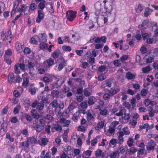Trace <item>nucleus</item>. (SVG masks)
<instances>
[{"instance_id": "49530a36", "label": "nucleus", "mask_w": 158, "mask_h": 158, "mask_svg": "<svg viewBox=\"0 0 158 158\" xmlns=\"http://www.w3.org/2000/svg\"><path fill=\"white\" fill-rule=\"evenodd\" d=\"M133 140L132 138H129L127 141V143L129 147H131L133 144Z\"/></svg>"}, {"instance_id": "69168bd1", "label": "nucleus", "mask_w": 158, "mask_h": 158, "mask_svg": "<svg viewBox=\"0 0 158 158\" xmlns=\"http://www.w3.org/2000/svg\"><path fill=\"white\" fill-rule=\"evenodd\" d=\"M110 143L112 145H116V143H118L117 139H111L110 141Z\"/></svg>"}, {"instance_id": "f3484780", "label": "nucleus", "mask_w": 158, "mask_h": 158, "mask_svg": "<svg viewBox=\"0 0 158 158\" xmlns=\"http://www.w3.org/2000/svg\"><path fill=\"white\" fill-rule=\"evenodd\" d=\"M107 39L106 37L105 36H102L101 37H97L94 41L95 43H99L101 42L103 43H105Z\"/></svg>"}, {"instance_id": "37998d69", "label": "nucleus", "mask_w": 158, "mask_h": 158, "mask_svg": "<svg viewBox=\"0 0 158 158\" xmlns=\"http://www.w3.org/2000/svg\"><path fill=\"white\" fill-rule=\"evenodd\" d=\"M59 92L58 90H54L52 91L51 95L53 97H55L58 95Z\"/></svg>"}, {"instance_id": "f704fd0d", "label": "nucleus", "mask_w": 158, "mask_h": 158, "mask_svg": "<svg viewBox=\"0 0 158 158\" xmlns=\"http://www.w3.org/2000/svg\"><path fill=\"white\" fill-rule=\"evenodd\" d=\"M23 44H21L19 42H17L16 44V49L18 51H19L21 49L23 48Z\"/></svg>"}, {"instance_id": "680f3d73", "label": "nucleus", "mask_w": 158, "mask_h": 158, "mask_svg": "<svg viewBox=\"0 0 158 158\" xmlns=\"http://www.w3.org/2000/svg\"><path fill=\"white\" fill-rule=\"evenodd\" d=\"M17 64H18L19 67L20 69L22 71H25V65L24 63H17Z\"/></svg>"}, {"instance_id": "e433bc0d", "label": "nucleus", "mask_w": 158, "mask_h": 158, "mask_svg": "<svg viewBox=\"0 0 158 158\" xmlns=\"http://www.w3.org/2000/svg\"><path fill=\"white\" fill-rule=\"evenodd\" d=\"M47 64L49 67L52 65L54 62V59H52V58H50L47 60Z\"/></svg>"}, {"instance_id": "09e8293b", "label": "nucleus", "mask_w": 158, "mask_h": 158, "mask_svg": "<svg viewBox=\"0 0 158 158\" xmlns=\"http://www.w3.org/2000/svg\"><path fill=\"white\" fill-rule=\"evenodd\" d=\"M117 154V153L116 151L112 152L110 153V158H116Z\"/></svg>"}, {"instance_id": "bb28decb", "label": "nucleus", "mask_w": 158, "mask_h": 158, "mask_svg": "<svg viewBox=\"0 0 158 158\" xmlns=\"http://www.w3.org/2000/svg\"><path fill=\"white\" fill-rule=\"evenodd\" d=\"M31 115L33 118L35 119H38L39 118V114L36 112H35V110H31Z\"/></svg>"}, {"instance_id": "f8f14e48", "label": "nucleus", "mask_w": 158, "mask_h": 158, "mask_svg": "<svg viewBox=\"0 0 158 158\" xmlns=\"http://www.w3.org/2000/svg\"><path fill=\"white\" fill-rule=\"evenodd\" d=\"M29 140L28 138H27L26 141L20 143V146L23 149L26 150L29 148Z\"/></svg>"}, {"instance_id": "ea45409f", "label": "nucleus", "mask_w": 158, "mask_h": 158, "mask_svg": "<svg viewBox=\"0 0 158 158\" xmlns=\"http://www.w3.org/2000/svg\"><path fill=\"white\" fill-rule=\"evenodd\" d=\"M18 64H16L14 66L15 73L16 74H19L20 73V71L19 69Z\"/></svg>"}, {"instance_id": "20e7f679", "label": "nucleus", "mask_w": 158, "mask_h": 158, "mask_svg": "<svg viewBox=\"0 0 158 158\" xmlns=\"http://www.w3.org/2000/svg\"><path fill=\"white\" fill-rule=\"evenodd\" d=\"M77 14V12L76 11H68L66 13L67 20L69 22L73 21L76 17Z\"/></svg>"}, {"instance_id": "a211bd4d", "label": "nucleus", "mask_w": 158, "mask_h": 158, "mask_svg": "<svg viewBox=\"0 0 158 158\" xmlns=\"http://www.w3.org/2000/svg\"><path fill=\"white\" fill-rule=\"evenodd\" d=\"M92 152V151L89 150L83 152L82 154V157L83 158H89L91 155Z\"/></svg>"}, {"instance_id": "7ed1b4c3", "label": "nucleus", "mask_w": 158, "mask_h": 158, "mask_svg": "<svg viewBox=\"0 0 158 158\" xmlns=\"http://www.w3.org/2000/svg\"><path fill=\"white\" fill-rule=\"evenodd\" d=\"M125 110L123 107H118L114 106L111 110V112L117 116H120L123 115Z\"/></svg>"}, {"instance_id": "4468645a", "label": "nucleus", "mask_w": 158, "mask_h": 158, "mask_svg": "<svg viewBox=\"0 0 158 158\" xmlns=\"http://www.w3.org/2000/svg\"><path fill=\"white\" fill-rule=\"evenodd\" d=\"M60 53V50L59 48H57L51 54V57L53 58L54 59H57L58 58Z\"/></svg>"}, {"instance_id": "052dcab7", "label": "nucleus", "mask_w": 158, "mask_h": 158, "mask_svg": "<svg viewBox=\"0 0 158 158\" xmlns=\"http://www.w3.org/2000/svg\"><path fill=\"white\" fill-rule=\"evenodd\" d=\"M24 104L25 105L30 106L31 102L30 100L28 99H26L24 101Z\"/></svg>"}, {"instance_id": "0e129e2a", "label": "nucleus", "mask_w": 158, "mask_h": 158, "mask_svg": "<svg viewBox=\"0 0 158 158\" xmlns=\"http://www.w3.org/2000/svg\"><path fill=\"white\" fill-rule=\"evenodd\" d=\"M80 105L82 109H86L87 107V102H82Z\"/></svg>"}, {"instance_id": "c85d7f7f", "label": "nucleus", "mask_w": 158, "mask_h": 158, "mask_svg": "<svg viewBox=\"0 0 158 158\" xmlns=\"http://www.w3.org/2000/svg\"><path fill=\"white\" fill-rule=\"evenodd\" d=\"M44 33H41L40 35H39L40 37V42H46L47 41V39Z\"/></svg>"}, {"instance_id": "473e14b6", "label": "nucleus", "mask_w": 158, "mask_h": 158, "mask_svg": "<svg viewBox=\"0 0 158 158\" xmlns=\"http://www.w3.org/2000/svg\"><path fill=\"white\" fill-rule=\"evenodd\" d=\"M82 70L80 68H77L76 69L75 71H73L72 73V76L74 77L76 76V73H79L80 72L82 73Z\"/></svg>"}, {"instance_id": "de8ad7c7", "label": "nucleus", "mask_w": 158, "mask_h": 158, "mask_svg": "<svg viewBox=\"0 0 158 158\" xmlns=\"http://www.w3.org/2000/svg\"><path fill=\"white\" fill-rule=\"evenodd\" d=\"M141 34L143 40L147 39L149 37V35L147 33H143L141 32Z\"/></svg>"}, {"instance_id": "79ce46f5", "label": "nucleus", "mask_w": 158, "mask_h": 158, "mask_svg": "<svg viewBox=\"0 0 158 158\" xmlns=\"http://www.w3.org/2000/svg\"><path fill=\"white\" fill-rule=\"evenodd\" d=\"M148 137L149 138H153L155 140H157L158 138V135L156 134H149L148 135Z\"/></svg>"}, {"instance_id": "603ef678", "label": "nucleus", "mask_w": 158, "mask_h": 158, "mask_svg": "<svg viewBox=\"0 0 158 158\" xmlns=\"http://www.w3.org/2000/svg\"><path fill=\"white\" fill-rule=\"evenodd\" d=\"M143 10V7L140 4H139L137 6V7L135 9L137 13L141 12Z\"/></svg>"}, {"instance_id": "5fc2aeb1", "label": "nucleus", "mask_w": 158, "mask_h": 158, "mask_svg": "<svg viewBox=\"0 0 158 158\" xmlns=\"http://www.w3.org/2000/svg\"><path fill=\"white\" fill-rule=\"evenodd\" d=\"M36 7V6L35 3H31L29 7V9L31 10H35Z\"/></svg>"}, {"instance_id": "a18cd8bd", "label": "nucleus", "mask_w": 158, "mask_h": 158, "mask_svg": "<svg viewBox=\"0 0 158 158\" xmlns=\"http://www.w3.org/2000/svg\"><path fill=\"white\" fill-rule=\"evenodd\" d=\"M94 97L93 96H91L89 98L88 100V103L89 105H92L94 104Z\"/></svg>"}, {"instance_id": "4d7b16f0", "label": "nucleus", "mask_w": 158, "mask_h": 158, "mask_svg": "<svg viewBox=\"0 0 158 158\" xmlns=\"http://www.w3.org/2000/svg\"><path fill=\"white\" fill-rule=\"evenodd\" d=\"M31 51L30 49L28 47H25L23 50L24 54H28L30 53Z\"/></svg>"}, {"instance_id": "6e6552de", "label": "nucleus", "mask_w": 158, "mask_h": 158, "mask_svg": "<svg viewBox=\"0 0 158 158\" xmlns=\"http://www.w3.org/2000/svg\"><path fill=\"white\" fill-rule=\"evenodd\" d=\"M38 16L36 19V22L37 23H40L41 20L43 19L44 17V13L43 12L42 10H38L37 11Z\"/></svg>"}, {"instance_id": "aec40b11", "label": "nucleus", "mask_w": 158, "mask_h": 158, "mask_svg": "<svg viewBox=\"0 0 158 158\" xmlns=\"http://www.w3.org/2000/svg\"><path fill=\"white\" fill-rule=\"evenodd\" d=\"M83 93L85 96L89 97L92 94V90H91L89 88H85L84 89Z\"/></svg>"}, {"instance_id": "e2e57ef3", "label": "nucleus", "mask_w": 158, "mask_h": 158, "mask_svg": "<svg viewBox=\"0 0 158 158\" xmlns=\"http://www.w3.org/2000/svg\"><path fill=\"white\" fill-rule=\"evenodd\" d=\"M41 142L43 145H45L47 144L48 142V140L46 138H43L42 139Z\"/></svg>"}, {"instance_id": "2eb2a0df", "label": "nucleus", "mask_w": 158, "mask_h": 158, "mask_svg": "<svg viewBox=\"0 0 158 158\" xmlns=\"http://www.w3.org/2000/svg\"><path fill=\"white\" fill-rule=\"evenodd\" d=\"M8 81L10 84L15 82V77L13 73H9L8 75Z\"/></svg>"}, {"instance_id": "0eeeda50", "label": "nucleus", "mask_w": 158, "mask_h": 158, "mask_svg": "<svg viewBox=\"0 0 158 158\" xmlns=\"http://www.w3.org/2000/svg\"><path fill=\"white\" fill-rule=\"evenodd\" d=\"M112 82L110 79H108L103 81L102 84L101 88L102 89L106 87H110L111 86Z\"/></svg>"}, {"instance_id": "6ab92c4d", "label": "nucleus", "mask_w": 158, "mask_h": 158, "mask_svg": "<svg viewBox=\"0 0 158 158\" xmlns=\"http://www.w3.org/2000/svg\"><path fill=\"white\" fill-rule=\"evenodd\" d=\"M119 135L118 137V140H117L118 144H122L123 142V133L122 132H119L118 133Z\"/></svg>"}, {"instance_id": "c03bdc74", "label": "nucleus", "mask_w": 158, "mask_h": 158, "mask_svg": "<svg viewBox=\"0 0 158 158\" xmlns=\"http://www.w3.org/2000/svg\"><path fill=\"white\" fill-rule=\"evenodd\" d=\"M62 49L64 51L70 52L71 50L70 47L66 45H64L62 47Z\"/></svg>"}, {"instance_id": "5701e85b", "label": "nucleus", "mask_w": 158, "mask_h": 158, "mask_svg": "<svg viewBox=\"0 0 158 158\" xmlns=\"http://www.w3.org/2000/svg\"><path fill=\"white\" fill-rule=\"evenodd\" d=\"M120 132H122L123 133V135L124 136V135H129L130 133V130H129L128 127H124L122 129V131Z\"/></svg>"}, {"instance_id": "8fccbe9b", "label": "nucleus", "mask_w": 158, "mask_h": 158, "mask_svg": "<svg viewBox=\"0 0 158 158\" xmlns=\"http://www.w3.org/2000/svg\"><path fill=\"white\" fill-rule=\"evenodd\" d=\"M34 19L32 18H30L29 17L28 19V20L27 21V25L28 26L30 27L31 26L32 23L34 22Z\"/></svg>"}, {"instance_id": "c9c22d12", "label": "nucleus", "mask_w": 158, "mask_h": 158, "mask_svg": "<svg viewBox=\"0 0 158 158\" xmlns=\"http://www.w3.org/2000/svg\"><path fill=\"white\" fill-rule=\"evenodd\" d=\"M44 106V104L43 103H38L36 108L39 110L41 111L43 110Z\"/></svg>"}, {"instance_id": "58836bf2", "label": "nucleus", "mask_w": 158, "mask_h": 158, "mask_svg": "<svg viewBox=\"0 0 158 158\" xmlns=\"http://www.w3.org/2000/svg\"><path fill=\"white\" fill-rule=\"evenodd\" d=\"M53 107H56L57 108L58 107V104L57 101L56 99L53 100L50 104Z\"/></svg>"}, {"instance_id": "774afa93", "label": "nucleus", "mask_w": 158, "mask_h": 158, "mask_svg": "<svg viewBox=\"0 0 158 158\" xmlns=\"http://www.w3.org/2000/svg\"><path fill=\"white\" fill-rule=\"evenodd\" d=\"M140 51L142 53L145 54L147 52V48L144 46H143L141 48Z\"/></svg>"}, {"instance_id": "338daca9", "label": "nucleus", "mask_w": 158, "mask_h": 158, "mask_svg": "<svg viewBox=\"0 0 158 158\" xmlns=\"http://www.w3.org/2000/svg\"><path fill=\"white\" fill-rule=\"evenodd\" d=\"M148 24V22L146 20H144L141 23V24L139 25L138 26V27L139 28H140L142 27H143L146 25Z\"/></svg>"}, {"instance_id": "a19ab883", "label": "nucleus", "mask_w": 158, "mask_h": 158, "mask_svg": "<svg viewBox=\"0 0 158 158\" xmlns=\"http://www.w3.org/2000/svg\"><path fill=\"white\" fill-rule=\"evenodd\" d=\"M155 28L156 29L154 31V34L156 36H158V29L157 27V25L156 23L155 25L152 26V29L153 28Z\"/></svg>"}, {"instance_id": "f257e3e1", "label": "nucleus", "mask_w": 158, "mask_h": 158, "mask_svg": "<svg viewBox=\"0 0 158 158\" xmlns=\"http://www.w3.org/2000/svg\"><path fill=\"white\" fill-rule=\"evenodd\" d=\"M119 91V89L112 88L109 89L105 88L104 89V94L103 96V99L105 100H108L110 98L118 93Z\"/></svg>"}, {"instance_id": "423d86ee", "label": "nucleus", "mask_w": 158, "mask_h": 158, "mask_svg": "<svg viewBox=\"0 0 158 158\" xmlns=\"http://www.w3.org/2000/svg\"><path fill=\"white\" fill-rule=\"evenodd\" d=\"M23 91V88L21 87H18L17 90H15L13 92V94L15 98L20 97Z\"/></svg>"}, {"instance_id": "4c0bfd02", "label": "nucleus", "mask_w": 158, "mask_h": 158, "mask_svg": "<svg viewBox=\"0 0 158 158\" xmlns=\"http://www.w3.org/2000/svg\"><path fill=\"white\" fill-rule=\"evenodd\" d=\"M38 6L39 8L40 9L39 10H42L43 12H44L43 10L45 7V5L44 3L43 2H40Z\"/></svg>"}, {"instance_id": "f03ea898", "label": "nucleus", "mask_w": 158, "mask_h": 158, "mask_svg": "<svg viewBox=\"0 0 158 158\" xmlns=\"http://www.w3.org/2000/svg\"><path fill=\"white\" fill-rule=\"evenodd\" d=\"M46 124L45 118L35 120L33 124V128L37 132H40L43 129Z\"/></svg>"}, {"instance_id": "1a4fd4ad", "label": "nucleus", "mask_w": 158, "mask_h": 158, "mask_svg": "<svg viewBox=\"0 0 158 158\" xmlns=\"http://www.w3.org/2000/svg\"><path fill=\"white\" fill-rule=\"evenodd\" d=\"M59 122L60 123L64 124L62 126V127H68L70 123V121L69 120H66V118L63 117L60 119Z\"/></svg>"}, {"instance_id": "bf43d9fd", "label": "nucleus", "mask_w": 158, "mask_h": 158, "mask_svg": "<svg viewBox=\"0 0 158 158\" xmlns=\"http://www.w3.org/2000/svg\"><path fill=\"white\" fill-rule=\"evenodd\" d=\"M97 138H98V136H96L95 138L91 140V144L92 146H94L98 142Z\"/></svg>"}, {"instance_id": "7c9ffc66", "label": "nucleus", "mask_w": 158, "mask_h": 158, "mask_svg": "<svg viewBox=\"0 0 158 158\" xmlns=\"http://www.w3.org/2000/svg\"><path fill=\"white\" fill-rule=\"evenodd\" d=\"M116 151L117 152V154L119 155L120 154L123 153L125 151V149L123 147H120L117 148Z\"/></svg>"}, {"instance_id": "393cba45", "label": "nucleus", "mask_w": 158, "mask_h": 158, "mask_svg": "<svg viewBox=\"0 0 158 158\" xmlns=\"http://www.w3.org/2000/svg\"><path fill=\"white\" fill-rule=\"evenodd\" d=\"M80 111H77L73 115L72 119L73 121L75 122H77V121L78 118L80 115Z\"/></svg>"}, {"instance_id": "2f4dec72", "label": "nucleus", "mask_w": 158, "mask_h": 158, "mask_svg": "<svg viewBox=\"0 0 158 158\" xmlns=\"http://www.w3.org/2000/svg\"><path fill=\"white\" fill-rule=\"evenodd\" d=\"M143 72L144 73H148L151 70V69L150 66L147 65L145 67L143 68L142 69Z\"/></svg>"}, {"instance_id": "39448f33", "label": "nucleus", "mask_w": 158, "mask_h": 158, "mask_svg": "<svg viewBox=\"0 0 158 158\" xmlns=\"http://www.w3.org/2000/svg\"><path fill=\"white\" fill-rule=\"evenodd\" d=\"M57 61L59 63L57 65V69L59 71L61 70L64 67L67 65L66 61L63 57L58 59Z\"/></svg>"}, {"instance_id": "864d4df0", "label": "nucleus", "mask_w": 158, "mask_h": 158, "mask_svg": "<svg viewBox=\"0 0 158 158\" xmlns=\"http://www.w3.org/2000/svg\"><path fill=\"white\" fill-rule=\"evenodd\" d=\"M106 69L105 65H101L99 66L98 69V70L100 72H102L104 71Z\"/></svg>"}, {"instance_id": "b1692460", "label": "nucleus", "mask_w": 158, "mask_h": 158, "mask_svg": "<svg viewBox=\"0 0 158 158\" xmlns=\"http://www.w3.org/2000/svg\"><path fill=\"white\" fill-rule=\"evenodd\" d=\"M45 42H40L39 45L40 48L41 50L46 49L48 48V45Z\"/></svg>"}, {"instance_id": "3c124183", "label": "nucleus", "mask_w": 158, "mask_h": 158, "mask_svg": "<svg viewBox=\"0 0 158 158\" xmlns=\"http://www.w3.org/2000/svg\"><path fill=\"white\" fill-rule=\"evenodd\" d=\"M148 90L146 89H142L140 92L141 95L142 96H146L148 93Z\"/></svg>"}, {"instance_id": "9d476101", "label": "nucleus", "mask_w": 158, "mask_h": 158, "mask_svg": "<svg viewBox=\"0 0 158 158\" xmlns=\"http://www.w3.org/2000/svg\"><path fill=\"white\" fill-rule=\"evenodd\" d=\"M8 35L6 37L5 40V42L7 45H9L11 43L12 41V34L11 31L10 29L8 32Z\"/></svg>"}, {"instance_id": "cd10ccee", "label": "nucleus", "mask_w": 158, "mask_h": 158, "mask_svg": "<svg viewBox=\"0 0 158 158\" xmlns=\"http://www.w3.org/2000/svg\"><path fill=\"white\" fill-rule=\"evenodd\" d=\"M48 4L49 5V7L48 8V10L51 13H53L54 12V9L53 8L54 4L52 2H49Z\"/></svg>"}, {"instance_id": "ddd939ff", "label": "nucleus", "mask_w": 158, "mask_h": 158, "mask_svg": "<svg viewBox=\"0 0 158 158\" xmlns=\"http://www.w3.org/2000/svg\"><path fill=\"white\" fill-rule=\"evenodd\" d=\"M29 77L28 76H26L23 77V81L22 84V86L23 87H26L29 84Z\"/></svg>"}, {"instance_id": "13d9d810", "label": "nucleus", "mask_w": 158, "mask_h": 158, "mask_svg": "<svg viewBox=\"0 0 158 158\" xmlns=\"http://www.w3.org/2000/svg\"><path fill=\"white\" fill-rule=\"evenodd\" d=\"M8 109V107L6 106H5L1 110V113L3 114H5L7 112Z\"/></svg>"}, {"instance_id": "412c9836", "label": "nucleus", "mask_w": 158, "mask_h": 158, "mask_svg": "<svg viewBox=\"0 0 158 158\" xmlns=\"http://www.w3.org/2000/svg\"><path fill=\"white\" fill-rule=\"evenodd\" d=\"M126 77L129 80L134 79L135 77V76L131 72L129 71L126 73Z\"/></svg>"}, {"instance_id": "a878e982", "label": "nucleus", "mask_w": 158, "mask_h": 158, "mask_svg": "<svg viewBox=\"0 0 158 158\" xmlns=\"http://www.w3.org/2000/svg\"><path fill=\"white\" fill-rule=\"evenodd\" d=\"M87 119L88 121H93L94 119V117L92 115L89 111L86 112Z\"/></svg>"}, {"instance_id": "c756f323", "label": "nucleus", "mask_w": 158, "mask_h": 158, "mask_svg": "<svg viewBox=\"0 0 158 158\" xmlns=\"http://www.w3.org/2000/svg\"><path fill=\"white\" fill-rule=\"evenodd\" d=\"M62 127L59 124H55L54 127L51 128V129L52 130L54 129L57 131L60 132L62 130Z\"/></svg>"}, {"instance_id": "dca6fc26", "label": "nucleus", "mask_w": 158, "mask_h": 158, "mask_svg": "<svg viewBox=\"0 0 158 158\" xmlns=\"http://www.w3.org/2000/svg\"><path fill=\"white\" fill-rule=\"evenodd\" d=\"M99 111L100 112L98 115V118H99L100 115L106 117L108 114V110L104 108L102 109L101 108H99Z\"/></svg>"}, {"instance_id": "72a5a7b5", "label": "nucleus", "mask_w": 158, "mask_h": 158, "mask_svg": "<svg viewBox=\"0 0 158 158\" xmlns=\"http://www.w3.org/2000/svg\"><path fill=\"white\" fill-rule=\"evenodd\" d=\"M35 65V64L31 62H30L28 63L27 67L29 69L30 73L31 71L32 68H33Z\"/></svg>"}, {"instance_id": "4be33fe9", "label": "nucleus", "mask_w": 158, "mask_h": 158, "mask_svg": "<svg viewBox=\"0 0 158 158\" xmlns=\"http://www.w3.org/2000/svg\"><path fill=\"white\" fill-rule=\"evenodd\" d=\"M144 15L145 17H147L152 12V10L148 7H146L145 9Z\"/></svg>"}, {"instance_id": "6e6d98bb", "label": "nucleus", "mask_w": 158, "mask_h": 158, "mask_svg": "<svg viewBox=\"0 0 158 158\" xmlns=\"http://www.w3.org/2000/svg\"><path fill=\"white\" fill-rule=\"evenodd\" d=\"M6 32L4 31H1V39L3 41H4L6 37Z\"/></svg>"}, {"instance_id": "9b49d317", "label": "nucleus", "mask_w": 158, "mask_h": 158, "mask_svg": "<svg viewBox=\"0 0 158 158\" xmlns=\"http://www.w3.org/2000/svg\"><path fill=\"white\" fill-rule=\"evenodd\" d=\"M105 122L104 120L98 122L97 125L94 127L95 129L97 131H98L100 129L102 128L104 126Z\"/></svg>"}]
</instances>
